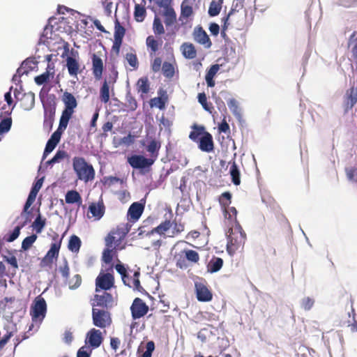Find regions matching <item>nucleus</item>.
Returning a JSON list of instances; mask_svg holds the SVG:
<instances>
[{"mask_svg":"<svg viewBox=\"0 0 357 357\" xmlns=\"http://www.w3.org/2000/svg\"><path fill=\"white\" fill-rule=\"evenodd\" d=\"M73 167L79 180L89 182L94 179L95 170L82 157H75L73 159Z\"/></svg>","mask_w":357,"mask_h":357,"instance_id":"obj_2","label":"nucleus"},{"mask_svg":"<svg viewBox=\"0 0 357 357\" xmlns=\"http://www.w3.org/2000/svg\"><path fill=\"white\" fill-rule=\"evenodd\" d=\"M155 349V344L153 341H149L146 343V351L142 354V357H151L152 353Z\"/></svg>","mask_w":357,"mask_h":357,"instance_id":"obj_62","label":"nucleus"},{"mask_svg":"<svg viewBox=\"0 0 357 357\" xmlns=\"http://www.w3.org/2000/svg\"><path fill=\"white\" fill-rule=\"evenodd\" d=\"M146 15V10L144 6L139 4L135 6L134 18L138 22H142L144 20Z\"/></svg>","mask_w":357,"mask_h":357,"instance_id":"obj_41","label":"nucleus"},{"mask_svg":"<svg viewBox=\"0 0 357 357\" xmlns=\"http://www.w3.org/2000/svg\"><path fill=\"white\" fill-rule=\"evenodd\" d=\"M198 101L202 105L203 108L210 113L212 112L213 107L209 106L207 102V98L204 93H200L198 94Z\"/></svg>","mask_w":357,"mask_h":357,"instance_id":"obj_58","label":"nucleus"},{"mask_svg":"<svg viewBox=\"0 0 357 357\" xmlns=\"http://www.w3.org/2000/svg\"><path fill=\"white\" fill-rule=\"evenodd\" d=\"M91 59L93 75L96 79L100 80L102 78L104 68L102 60L96 54L92 55Z\"/></svg>","mask_w":357,"mask_h":357,"instance_id":"obj_24","label":"nucleus"},{"mask_svg":"<svg viewBox=\"0 0 357 357\" xmlns=\"http://www.w3.org/2000/svg\"><path fill=\"white\" fill-rule=\"evenodd\" d=\"M37 194H38L37 192H33L31 190L29 195L28 196V198L26 199V202L24 204L23 211L21 213V215H26V220L21 225L17 226L14 229L13 232L8 237H6V238L4 237L3 239H0V252H1V249H2L3 246L4 245V241H6L7 242H12V241H15L19 236V235L20 234L21 229L22 227H24L28 222L31 221V219L29 218V215L31 213V211H29L28 210L30 208V206L33 204V203L35 202Z\"/></svg>","mask_w":357,"mask_h":357,"instance_id":"obj_1","label":"nucleus"},{"mask_svg":"<svg viewBox=\"0 0 357 357\" xmlns=\"http://www.w3.org/2000/svg\"><path fill=\"white\" fill-rule=\"evenodd\" d=\"M130 311L132 318L134 320L139 319L147 314L149 306L142 298H136L130 306Z\"/></svg>","mask_w":357,"mask_h":357,"instance_id":"obj_13","label":"nucleus"},{"mask_svg":"<svg viewBox=\"0 0 357 357\" xmlns=\"http://www.w3.org/2000/svg\"><path fill=\"white\" fill-rule=\"evenodd\" d=\"M139 275L140 273L139 271H135L133 273L132 276L128 275L123 279V282L125 285L132 288L134 290H137L138 291L142 292L144 291V288L142 287L139 281Z\"/></svg>","mask_w":357,"mask_h":357,"instance_id":"obj_21","label":"nucleus"},{"mask_svg":"<svg viewBox=\"0 0 357 357\" xmlns=\"http://www.w3.org/2000/svg\"><path fill=\"white\" fill-rule=\"evenodd\" d=\"M115 234L114 232H109L105 238V246L112 248L115 250H120L124 248V245H122V241L118 240L114 237Z\"/></svg>","mask_w":357,"mask_h":357,"instance_id":"obj_30","label":"nucleus"},{"mask_svg":"<svg viewBox=\"0 0 357 357\" xmlns=\"http://www.w3.org/2000/svg\"><path fill=\"white\" fill-rule=\"evenodd\" d=\"M153 30L155 35H162L165 33V29L160 19L155 16L153 23Z\"/></svg>","mask_w":357,"mask_h":357,"instance_id":"obj_52","label":"nucleus"},{"mask_svg":"<svg viewBox=\"0 0 357 357\" xmlns=\"http://www.w3.org/2000/svg\"><path fill=\"white\" fill-rule=\"evenodd\" d=\"M92 319L93 325L100 328H105L112 323L109 312L98 307L92 309Z\"/></svg>","mask_w":357,"mask_h":357,"instance_id":"obj_7","label":"nucleus"},{"mask_svg":"<svg viewBox=\"0 0 357 357\" xmlns=\"http://www.w3.org/2000/svg\"><path fill=\"white\" fill-rule=\"evenodd\" d=\"M67 125L59 122V127L55 132L52 133L50 138L48 139L44 152L43 158H45L56 146L60 142L61 135L63 131L66 129Z\"/></svg>","mask_w":357,"mask_h":357,"instance_id":"obj_9","label":"nucleus"},{"mask_svg":"<svg viewBox=\"0 0 357 357\" xmlns=\"http://www.w3.org/2000/svg\"><path fill=\"white\" fill-rule=\"evenodd\" d=\"M52 240L54 242L51 243L50 250L41 259L40 266L42 267L50 266L53 264L54 260H56L59 257L62 238H59V234L55 233L52 236Z\"/></svg>","mask_w":357,"mask_h":357,"instance_id":"obj_6","label":"nucleus"},{"mask_svg":"<svg viewBox=\"0 0 357 357\" xmlns=\"http://www.w3.org/2000/svg\"><path fill=\"white\" fill-rule=\"evenodd\" d=\"M191 128L192 130L190 132L189 138L194 142L197 143L202 136L204 135V134L207 132L203 126H199L195 123Z\"/></svg>","mask_w":357,"mask_h":357,"instance_id":"obj_32","label":"nucleus"},{"mask_svg":"<svg viewBox=\"0 0 357 357\" xmlns=\"http://www.w3.org/2000/svg\"><path fill=\"white\" fill-rule=\"evenodd\" d=\"M36 234H32L31 236L26 237L22 243V249L24 250H29L31 247L33 243L36 241Z\"/></svg>","mask_w":357,"mask_h":357,"instance_id":"obj_57","label":"nucleus"},{"mask_svg":"<svg viewBox=\"0 0 357 357\" xmlns=\"http://www.w3.org/2000/svg\"><path fill=\"white\" fill-rule=\"evenodd\" d=\"M81 244L80 238L76 235H72L68 241V248L72 252L77 253L79 251Z\"/></svg>","mask_w":357,"mask_h":357,"instance_id":"obj_38","label":"nucleus"},{"mask_svg":"<svg viewBox=\"0 0 357 357\" xmlns=\"http://www.w3.org/2000/svg\"><path fill=\"white\" fill-rule=\"evenodd\" d=\"M114 286V277L112 273H102L100 274L96 279V291L104 290L105 291L109 290Z\"/></svg>","mask_w":357,"mask_h":357,"instance_id":"obj_11","label":"nucleus"},{"mask_svg":"<svg viewBox=\"0 0 357 357\" xmlns=\"http://www.w3.org/2000/svg\"><path fill=\"white\" fill-rule=\"evenodd\" d=\"M314 304V300L310 297L304 298L301 301V307L305 310H310Z\"/></svg>","mask_w":357,"mask_h":357,"instance_id":"obj_60","label":"nucleus"},{"mask_svg":"<svg viewBox=\"0 0 357 357\" xmlns=\"http://www.w3.org/2000/svg\"><path fill=\"white\" fill-rule=\"evenodd\" d=\"M66 156V152L64 151H58L54 156L50 160L47 161V165H53L54 163L59 162L60 160L63 159Z\"/></svg>","mask_w":357,"mask_h":357,"instance_id":"obj_61","label":"nucleus"},{"mask_svg":"<svg viewBox=\"0 0 357 357\" xmlns=\"http://www.w3.org/2000/svg\"><path fill=\"white\" fill-rule=\"evenodd\" d=\"M128 164L133 168L140 169L144 172L151 170V166L154 164V158H147L142 155H132L127 160Z\"/></svg>","mask_w":357,"mask_h":357,"instance_id":"obj_8","label":"nucleus"},{"mask_svg":"<svg viewBox=\"0 0 357 357\" xmlns=\"http://www.w3.org/2000/svg\"><path fill=\"white\" fill-rule=\"evenodd\" d=\"M126 59L131 67L134 68H137L138 67L139 63L137 55L135 54L127 53L126 55Z\"/></svg>","mask_w":357,"mask_h":357,"instance_id":"obj_59","label":"nucleus"},{"mask_svg":"<svg viewBox=\"0 0 357 357\" xmlns=\"http://www.w3.org/2000/svg\"><path fill=\"white\" fill-rule=\"evenodd\" d=\"M12 126V119L7 117L0 121V135L8 132Z\"/></svg>","mask_w":357,"mask_h":357,"instance_id":"obj_55","label":"nucleus"},{"mask_svg":"<svg viewBox=\"0 0 357 357\" xmlns=\"http://www.w3.org/2000/svg\"><path fill=\"white\" fill-rule=\"evenodd\" d=\"M162 41L159 42L153 36H149L146 38V43L148 48L151 49V53H155L159 46L162 44Z\"/></svg>","mask_w":357,"mask_h":357,"instance_id":"obj_45","label":"nucleus"},{"mask_svg":"<svg viewBox=\"0 0 357 357\" xmlns=\"http://www.w3.org/2000/svg\"><path fill=\"white\" fill-rule=\"evenodd\" d=\"M137 89L142 94H146L150 90V84L146 77H141L137 82Z\"/></svg>","mask_w":357,"mask_h":357,"instance_id":"obj_39","label":"nucleus"},{"mask_svg":"<svg viewBox=\"0 0 357 357\" xmlns=\"http://www.w3.org/2000/svg\"><path fill=\"white\" fill-rule=\"evenodd\" d=\"M82 277L79 274L75 275L73 278L66 280V282L68 284L70 289H75L78 288L82 284Z\"/></svg>","mask_w":357,"mask_h":357,"instance_id":"obj_49","label":"nucleus"},{"mask_svg":"<svg viewBox=\"0 0 357 357\" xmlns=\"http://www.w3.org/2000/svg\"><path fill=\"white\" fill-rule=\"evenodd\" d=\"M195 0H184L181 6V15L179 20L187 19L193 15L192 5Z\"/></svg>","mask_w":357,"mask_h":357,"instance_id":"obj_28","label":"nucleus"},{"mask_svg":"<svg viewBox=\"0 0 357 357\" xmlns=\"http://www.w3.org/2000/svg\"><path fill=\"white\" fill-rule=\"evenodd\" d=\"M229 173L231 177L233 183L236 185H238L241 183L240 171L236 163L234 161L230 166Z\"/></svg>","mask_w":357,"mask_h":357,"instance_id":"obj_40","label":"nucleus"},{"mask_svg":"<svg viewBox=\"0 0 357 357\" xmlns=\"http://www.w3.org/2000/svg\"><path fill=\"white\" fill-rule=\"evenodd\" d=\"M50 75L53 76L54 72H50V70H46L43 74L35 77L34 81L36 83V84L39 86L43 85L49 81Z\"/></svg>","mask_w":357,"mask_h":357,"instance_id":"obj_50","label":"nucleus"},{"mask_svg":"<svg viewBox=\"0 0 357 357\" xmlns=\"http://www.w3.org/2000/svg\"><path fill=\"white\" fill-rule=\"evenodd\" d=\"M172 223L173 229L171 231L170 234L167 235V236L173 238L174 236H178L184 231L185 225L183 223L181 222H177L175 220Z\"/></svg>","mask_w":357,"mask_h":357,"instance_id":"obj_48","label":"nucleus"},{"mask_svg":"<svg viewBox=\"0 0 357 357\" xmlns=\"http://www.w3.org/2000/svg\"><path fill=\"white\" fill-rule=\"evenodd\" d=\"M181 50L183 56L188 59H195L197 56V51L193 44L184 43L181 46Z\"/></svg>","mask_w":357,"mask_h":357,"instance_id":"obj_33","label":"nucleus"},{"mask_svg":"<svg viewBox=\"0 0 357 357\" xmlns=\"http://www.w3.org/2000/svg\"><path fill=\"white\" fill-rule=\"evenodd\" d=\"M47 311V304L45 299L40 296H37L31 306L30 314L33 321L44 319Z\"/></svg>","mask_w":357,"mask_h":357,"instance_id":"obj_10","label":"nucleus"},{"mask_svg":"<svg viewBox=\"0 0 357 357\" xmlns=\"http://www.w3.org/2000/svg\"><path fill=\"white\" fill-rule=\"evenodd\" d=\"M197 143L199 149L204 152L210 153L214 149L213 137L208 132L202 136Z\"/></svg>","mask_w":357,"mask_h":357,"instance_id":"obj_23","label":"nucleus"},{"mask_svg":"<svg viewBox=\"0 0 357 357\" xmlns=\"http://www.w3.org/2000/svg\"><path fill=\"white\" fill-rule=\"evenodd\" d=\"M223 265V260L220 257H214L212 259L208 265V268L211 273L218 272L221 269Z\"/></svg>","mask_w":357,"mask_h":357,"instance_id":"obj_44","label":"nucleus"},{"mask_svg":"<svg viewBox=\"0 0 357 357\" xmlns=\"http://www.w3.org/2000/svg\"><path fill=\"white\" fill-rule=\"evenodd\" d=\"M113 296L111 294L104 291L102 294H95L93 303H92L93 307H100L102 309L107 310L109 306L112 305Z\"/></svg>","mask_w":357,"mask_h":357,"instance_id":"obj_17","label":"nucleus"},{"mask_svg":"<svg viewBox=\"0 0 357 357\" xmlns=\"http://www.w3.org/2000/svg\"><path fill=\"white\" fill-rule=\"evenodd\" d=\"M126 34V29L123 26L119 21L116 19L114 22V40L113 43L112 50L117 54L119 52L120 47L122 45L123 38Z\"/></svg>","mask_w":357,"mask_h":357,"instance_id":"obj_15","label":"nucleus"},{"mask_svg":"<svg viewBox=\"0 0 357 357\" xmlns=\"http://www.w3.org/2000/svg\"><path fill=\"white\" fill-rule=\"evenodd\" d=\"M176 265L178 268L184 269L190 264H197L199 261V253L193 250L183 249L175 255Z\"/></svg>","mask_w":357,"mask_h":357,"instance_id":"obj_5","label":"nucleus"},{"mask_svg":"<svg viewBox=\"0 0 357 357\" xmlns=\"http://www.w3.org/2000/svg\"><path fill=\"white\" fill-rule=\"evenodd\" d=\"M222 2V0L212 1L208 8V15L211 17L218 15L221 10Z\"/></svg>","mask_w":357,"mask_h":357,"instance_id":"obj_43","label":"nucleus"},{"mask_svg":"<svg viewBox=\"0 0 357 357\" xmlns=\"http://www.w3.org/2000/svg\"><path fill=\"white\" fill-rule=\"evenodd\" d=\"M31 64L36 65V63L32 59H27L23 61L20 68L17 70V73L19 75V77L24 73H28L29 70H26L25 68L32 69L33 66H32Z\"/></svg>","mask_w":357,"mask_h":357,"instance_id":"obj_47","label":"nucleus"},{"mask_svg":"<svg viewBox=\"0 0 357 357\" xmlns=\"http://www.w3.org/2000/svg\"><path fill=\"white\" fill-rule=\"evenodd\" d=\"M55 115V108L54 107H45V119L43 126L44 127H49L50 129L52 128L53 122L54 120Z\"/></svg>","mask_w":357,"mask_h":357,"instance_id":"obj_36","label":"nucleus"},{"mask_svg":"<svg viewBox=\"0 0 357 357\" xmlns=\"http://www.w3.org/2000/svg\"><path fill=\"white\" fill-rule=\"evenodd\" d=\"M172 227V223L170 220H165L162 222L158 226L151 229L148 235L153 234L155 233L158 234L160 236H165L167 231Z\"/></svg>","mask_w":357,"mask_h":357,"instance_id":"obj_31","label":"nucleus"},{"mask_svg":"<svg viewBox=\"0 0 357 357\" xmlns=\"http://www.w3.org/2000/svg\"><path fill=\"white\" fill-rule=\"evenodd\" d=\"M160 146V142L152 139L146 146V151L150 153V158H154V162L158 157Z\"/></svg>","mask_w":357,"mask_h":357,"instance_id":"obj_34","label":"nucleus"},{"mask_svg":"<svg viewBox=\"0 0 357 357\" xmlns=\"http://www.w3.org/2000/svg\"><path fill=\"white\" fill-rule=\"evenodd\" d=\"M45 225V219H42L41 215L38 213L36 220L33 222L32 227L36 229L38 234H40Z\"/></svg>","mask_w":357,"mask_h":357,"instance_id":"obj_56","label":"nucleus"},{"mask_svg":"<svg viewBox=\"0 0 357 357\" xmlns=\"http://www.w3.org/2000/svg\"><path fill=\"white\" fill-rule=\"evenodd\" d=\"M158 97L153 98L150 100L149 104L151 107H157L160 110L165 109L166 103L169 100L167 92L163 88H160L158 91Z\"/></svg>","mask_w":357,"mask_h":357,"instance_id":"obj_19","label":"nucleus"},{"mask_svg":"<svg viewBox=\"0 0 357 357\" xmlns=\"http://www.w3.org/2000/svg\"><path fill=\"white\" fill-rule=\"evenodd\" d=\"M351 61L354 63L356 67V70L357 71V43L351 48Z\"/></svg>","mask_w":357,"mask_h":357,"instance_id":"obj_63","label":"nucleus"},{"mask_svg":"<svg viewBox=\"0 0 357 357\" xmlns=\"http://www.w3.org/2000/svg\"><path fill=\"white\" fill-rule=\"evenodd\" d=\"M195 288L196 297L199 301L209 302L213 299V293L206 284L202 282H195Z\"/></svg>","mask_w":357,"mask_h":357,"instance_id":"obj_16","label":"nucleus"},{"mask_svg":"<svg viewBox=\"0 0 357 357\" xmlns=\"http://www.w3.org/2000/svg\"><path fill=\"white\" fill-rule=\"evenodd\" d=\"M344 106L347 109H351L357 103V87H351L344 95Z\"/></svg>","mask_w":357,"mask_h":357,"instance_id":"obj_25","label":"nucleus"},{"mask_svg":"<svg viewBox=\"0 0 357 357\" xmlns=\"http://www.w3.org/2000/svg\"><path fill=\"white\" fill-rule=\"evenodd\" d=\"M91 351L86 347H82L77 353V357H90Z\"/></svg>","mask_w":357,"mask_h":357,"instance_id":"obj_64","label":"nucleus"},{"mask_svg":"<svg viewBox=\"0 0 357 357\" xmlns=\"http://www.w3.org/2000/svg\"><path fill=\"white\" fill-rule=\"evenodd\" d=\"M126 106L130 111H135L137 108V102L136 99L130 94L128 93L126 97Z\"/></svg>","mask_w":357,"mask_h":357,"instance_id":"obj_54","label":"nucleus"},{"mask_svg":"<svg viewBox=\"0 0 357 357\" xmlns=\"http://www.w3.org/2000/svg\"><path fill=\"white\" fill-rule=\"evenodd\" d=\"M193 36L195 40L198 43L204 45L207 47H211V41L206 31L202 27L195 28Z\"/></svg>","mask_w":357,"mask_h":357,"instance_id":"obj_26","label":"nucleus"},{"mask_svg":"<svg viewBox=\"0 0 357 357\" xmlns=\"http://www.w3.org/2000/svg\"><path fill=\"white\" fill-rule=\"evenodd\" d=\"M102 341V334L98 329L91 328L86 334V343L93 349L99 347Z\"/></svg>","mask_w":357,"mask_h":357,"instance_id":"obj_20","label":"nucleus"},{"mask_svg":"<svg viewBox=\"0 0 357 357\" xmlns=\"http://www.w3.org/2000/svg\"><path fill=\"white\" fill-rule=\"evenodd\" d=\"M14 95L17 102H19L20 107L24 110L29 111L33 107L35 104V95L33 93H21L15 89Z\"/></svg>","mask_w":357,"mask_h":357,"instance_id":"obj_12","label":"nucleus"},{"mask_svg":"<svg viewBox=\"0 0 357 357\" xmlns=\"http://www.w3.org/2000/svg\"><path fill=\"white\" fill-rule=\"evenodd\" d=\"M131 225L126 224L123 226H118L116 228L113 229L110 232H114L116 238L123 242L127 234L130 231Z\"/></svg>","mask_w":357,"mask_h":357,"instance_id":"obj_35","label":"nucleus"},{"mask_svg":"<svg viewBox=\"0 0 357 357\" xmlns=\"http://www.w3.org/2000/svg\"><path fill=\"white\" fill-rule=\"evenodd\" d=\"M144 206L139 202L132 203L128 211V220L131 222H137L141 217Z\"/></svg>","mask_w":357,"mask_h":357,"instance_id":"obj_22","label":"nucleus"},{"mask_svg":"<svg viewBox=\"0 0 357 357\" xmlns=\"http://www.w3.org/2000/svg\"><path fill=\"white\" fill-rule=\"evenodd\" d=\"M61 100L64 104V109L62 111L59 122L68 126L70 119L75 112L78 102L74 95L68 91H65L63 93Z\"/></svg>","mask_w":357,"mask_h":357,"instance_id":"obj_3","label":"nucleus"},{"mask_svg":"<svg viewBox=\"0 0 357 357\" xmlns=\"http://www.w3.org/2000/svg\"><path fill=\"white\" fill-rule=\"evenodd\" d=\"M158 4L160 7L164 8L163 16L165 25L169 26L174 24L176 22V14L174 9L169 6V3H166L162 1H158Z\"/></svg>","mask_w":357,"mask_h":357,"instance_id":"obj_18","label":"nucleus"},{"mask_svg":"<svg viewBox=\"0 0 357 357\" xmlns=\"http://www.w3.org/2000/svg\"><path fill=\"white\" fill-rule=\"evenodd\" d=\"M105 210V208L102 200L98 203L92 202L89 206V211L96 220H100L104 215Z\"/></svg>","mask_w":357,"mask_h":357,"instance_id":"obj_27","label":"nucleus"},{"mask_svg":"<svg viewBox=\"0 0 357 357\" xmlns=\"http://www.w3.org/2000/svg\"><path fill=\"white\" fill-rule=\"evenodd\" d=\"M79 54L77 51L72 50L71 56H68L66 58V67L68 73L72 77H77V75L81 73L80 64L79 63L78 58Z\"/></svg>","mask_w":357,"mask_h":357,"instance_id":"obj_14","label":"nucleus"},{"mask_svg":"<svg viewBox=\"0 0 357 357\" xmlns=\"http://www.w3.org/2000/svg\"><path fill=\"white\" fill-rule=\"evenodd\" d=\"M65 201L68 204H77L78 206L82 204V199L80 194L75 190H68L65 196Z\"/></svg>","mask_w":357,"mask_h":357,"instance_id":"obj_29","label":"nucleus"},{"mask_svg":"<svg viewBox=\"0 0 357 357\" xmlns=\"http://www.w3.org/2000/svg\"><path fill=\"white\" fill-rule=\"evenodd\" d=\"M232 195L229 192H225L218 198V202L223 212H227V208L231 203Z\"/></svg>","mask_w":357,"mask_h":357,"instance_id":"obj_37","label":"nucleus"},{"mask_svg":"<svg viewBox=\"0 0 357 357\" xmlns=\"http://www.w3.org/2000/svg\"><path fill=\"white\" fill-rule=\"evenodd\" d=\"M162 70L164 76L171 79L174 77L175 69L173 64L169 62L165 61L162 66Z\"/></svg>","mask_w":357,"mask_h":357,"instance_id":"obj_46","label":"nucleus"},{"mask_svg":"<svg viewBox=\"0 0 357 357\" xmlns=\"http://www.w3.org/2000/svg\"><path fill=\"white\" fill-rule=\"evenodd\" d=\"M4 328L6 329L7 333L3 335L1 340L2 342H4V343L6 344L10 338L13 335L14 332L15 331V325L11 322H8L4 326Z\"/></svg>","mask_w":357,"mask_h":357,"instance_id":"obj_51","label":"nucleus"},{"mask_svg":"<svg viewBox=\"0 0 357 357\" xmlns=\"http://www.w3.org/2000/svg\"><path fill=\"white\" fill-rule=\"evenodd\" d=\"M100 99L103 103H107L109 100V86L105 80L100 89Z\"/></svg>","mask_w":357,"mask_h":357,"instance_id":"obj_42","label":"nucleus"},{"mask_svg":"<svg viewBox=\"0 0 357 357\" xmlns=\"http://www.w3.org/2000/svg\"><path fill=\"white\" fill-rule=\"evenodd\" d=\"M227 236V249L229 253L235 252L240 247H243L246 239V234L242 227L238 224L236 228L229 229Z\"/></svg>","mask_w":357,"mask_h":357,"instance_id":"obj_4","label":"nucleus"},{"mask_svg":"<svg viewBox=\"0 0 357 357\" xmlns=\"http://www.w3.org/2000/svg\"><path fill=\"white\" fill-rule=\"evenodd\" d=\"M116 250L112 248L106 247L102 252V261L106 264H110L113 259V255Z\"/></svg>","mask_w":357,"mask_h":357,"instance_id":"obj_53","label":"nucleus"}]
</instances>
